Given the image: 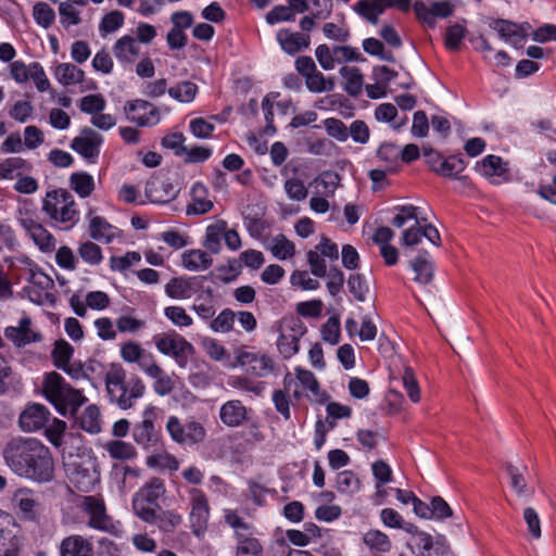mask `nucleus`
I'll return each mask as SVG.
<instances>
[{
    "instance_id": "a878e982",
    "label": "nucleus",
    "mask_w": 556,
    "mask_h": 556,
    "mask_svg": "<svg viewBox=\"0 0 556 556\" xmlns=\"http://www.w3.org/2000/svg\"><path fill=\"white\" fill-rule=\"evenodd\" d=\"M200 288L198 277H175L165 285V294L174 300L191 299Z\"/></svg>"
},
{
    "instance_id": "774afa93",
    "label": "nucleus",
    "mask_w": 556,
    "mask_h": 556,
    "mask_svg": "<svg viewBox=\"0 0 556 556\" xmlns=\"http://www.w3.org/2000/svg\"><path fill=\"white\" fill-rule=\"evenodd\" d=\"M236 541V556H262L263 547L254 535H247Z\"/></svg>"
},
{
    "instance_id": "8fccbe9b",
    "label": "nucleus",
    "mask_w": 556,
    "mask_h": 556,
    "mask_svg": "<svg viewBox=\"0 0 556 556\" xmlns=\"http://www.w3.org/2000/svg\"><path fill=\"white\" fill-rule=\"evenodd\" d=\"M76 420L79 427L89 433L96 434L101 431V414L96 404L88 405Z\"/></svg>"
},
{
    "instance_id": "7c9ffc66",
    "label": "nucleus",
    "mask_w": 556,
    "mask_h": 556,
    "mask_svg": "<svg viewBox=\"0 0 556 556\" xmlns=\"http://www.w3.org/2000/svg\"><path fill=\"white\" fill-rule=\"evenodd\" d=\"M60 556H93L92 543L78 534L63 539L59 546Z\"/></svg>"
},
{
    "instance_id": "bb28decb",
    "label": "nucleus",
    "mask_w": 556,
    "mask_h": 556,
    "mask_svg": "<svg viewBox=\"0 0 556 556\" xmlns=\"http://www.w3.org/2000/svg\"><path fill=\"white\" fill-rule=\"evenodd\" d=\"M177 191L174 186L161 178H152L147 181L144 188L146 203L165 204L176 197Z\"/></svg>"
},
{
    "instance_id": "ea45409f",
    "label": "nucleus",
    "mask_w": 556,
    "mask_h": 556,
    "mask_svg": "<svg viewBox=\"0 0 556 556\" xmlns=\"http://www.w3.org/2000/svg\"><path fill=\"white\" fill-rule=\"evenodd\" d=\"M146 465L156 470L177 471L179 469V460L167 450H155L146 458Z\"/></svg>"
},
{
    "instance_id": "052dcab7",
    "label": "nucleus",
    "mask_w": 556,
    "mask_h": 556,
    "mask_svg": "<svg viewBox=\"0 0 556 556\" xmlns=\"http://www.w3.org/2000/svg\"><path fill=\"white\" fill-rule=\"evenodd\" d=\"M236 313L230 308H224L216 317L208 323V327L213 332L227 333L233 328Z\"/></svg>"
},
{
    "instance_id": "e2e57ef3",
    "label": "nucleus",
    "mask_w": 556,
    "mask_h": 556,
    "mask_svg": "<svg viewBox=\"0 0 556 556\" xmlns=\"http://www.w3.org/2000/svg\"><path fill=\"white\" fill-rule=\"evenodd\" d=\"M78 108L83 113L89 114L92 117L105 110L106 100L100 93L87 94L79 100Z\"/></svg>"
},
{
    "instance_id": "4be33fe9",
    "label": "nucleus",
    "mask_w": 556,
    "mask_h": 556,
    "mask_svg": "<svg viewBox=\"0 0 556 556\" xmlns=\"http://www.w3.org/2000/svg\"><path fill=\"white\" fill-rule=\"evenodd\" d=\"M140 369L153 380V390L156 394L165 396L175 389V380L166 374L155 362L142 361Z\"/></svg>"
},
{
    "instance_id": "f704fd0d",
    "label": "nucleus",
    "mask_w": 556,
    "mask_h": 556,
    "mask_svg": "<svg viewBox=\"0 0 556 556\" xmlns=\"http://www.w3.org/2000/svg\"><path fill=\"white\" fill-rule=\"evenodd\" d=\"M264 248L278 261L290 260L296 252L295 244L282 233L266 239Z\"/></svg>"
},
{
    "instance_id": "ddd939ff",
    "label": "nucleus",
    "mask_w": 556,
    "mask_h": 556,
    "mask_svg": "<svg viewBox=\"0 0 556 556\" xmlns=\"http://www.w3.org/2000/svg\"><path fill=\"white\" fill-rule=\"evenodd\" d=\"M236 358L239 366L253 377L264 378L275 371V361L266 352L240 349Z\"/></svg>"
},
{
    "instance_id": "e433bc0d",
    "label": "nucleus",
    "mask_w": 556,
    "mask_h": 556,
    "mask_svg": "<svg viewBox=\"0 0 556 556\" xmlns=\"http://www.w3.org/2000/svg\"><path fill=\"white\" fill-rule=\"evenodd\" d=\"M416 546L417 556H443L448 549L444 536L434 541L427 532L417 533Z\"/></svg>"
},
{
    "instance_id": "bf43d9fd",
    "label": "nucleus",
    "mask_w": 556,
    "mask_h": 556,
    "mask_svg": "<svg viewBox=\"0 0 556 556\" xmlns=\"http://www.w3.org/2000/svg\"><path fill=\"white\" fill-rule=\"evenodd\" d=\"M198 93V86L192 81H181L168 89L170 98L181 103H190Z\"/></svg>"
},
{
    "instance_id": "864d4df0",
    "label": "nucleus",
    "mask_w": 556,
    "mask_h": 556,
    "mask_svg": "<svg viewBox=\"0 0 556 556\" xmlns=\"http://www.w3.org/2000/svg\"><path fill=\"white\" fill-rule=\"evenodd\" d=\"M386 9L384 0H361L355 4L356 12L372 24L377 23Z\"/></svg>"
},
{
    "instance_id": "f8f14e48",
    "label": "nucleus",
    "mask_w": 556,
    "mask_h": 556,
    "mask_svg": "<svg viewBox=\"0 0 556 556\" xmlns=\"http://www.w3.org/2000/svg\"><path fill=\"white\" fill-rule=\"evenodd\" d=\"M170 439L181 445H193L205 439L206 431L202 424L190 420L182 424L176 416H169L165 425Z\"/></svg>"
},
{
    "instance_id": "1a4fd4ad",
    "label": "nucleus",
    "mask_w": 556,
    "mask_h": 556,
    "mask_svg": "<svg viewBox=\"0 0 556 556\" xmlns=\"http://www.w3.org/2000/svg\"><path fill=\"white\" fill-rule=\"evenodd\" d=\"M3 336L16 349L40 343L43 339L37 324L25 312L21 314L14 325L4 328Z\"/></svg>"
},
{
    "instance_id": "f03ea898",
    "label": "nucleus",
    "mask_w": 556,
    "mask_h": 556,
    "mask_svg": "<svg viewBox=\"0 0 556 556\" xmlns=\"http://www.w3.org/2000/svg\"><path fill=\"white\" fill-rule=\"evenodd\" d=\"M41 394L64 417L75 416L88 402L83 391L73 388L60 374L50 371L43 375Z\"/></svg>"
},
{
    "instance_id": "f3484780",
    "label": "nucleus",
    "mask_w": 556,
    "mask_h": 556,
    "mask_svg": "<svg viewBox=\"0 0 556 556\" xmlns=\"http://www.w3.org/2000/svg\"><path fill=\"white\" fill-rule=\"evenodd\" d=\"M18 223L41 252L51 253L55 251L56 240L54 236L37 218L27 213H21Z\"/></svg>"
},
{
    "instance_id": "412c9836",
    "label": "nucleus",
    "mask_w": 556,
    "mask_h": 556,
    "mask_svg": "<svg viewBox=\"0 0 556 556\" xmlns=\"http://www.w3.org/2000/svg\"><path fill=\"white\" fill-rule=\"evenodd\" d=\"M491 27L498 34V36L507 43L519 47L523 43L526 38L530 35L529 24H515L505 20H497L491 24Z\"/></svg>"
},
{
    "instance_id": "473e14b6",
    "label": "nucleus",
    "mask_w": 556,
    "mask_h": 556,
    "mask_svg": "<svg viewBox=\"0 0 556 556\" xmlns=\"http://www.w3.org/2000/svg\"><path fill=\"white\" fill-rule=\"evenodd\" d=\"M507 475L509 477L510 488L517 497L522 502H529L534 496V488L530 486L526 480V467L519 468L513 465L507 466Z\"/></svg>"
},
{
    "instance_id": "49530a36",
    "label": "nucleus",
    "mask_w": 556,
    "mask_h": 556,
    "mask_svg": "<svg viewBox=\"0 0 556 556\" xmlns=\"http://www.w3.org/2000/svg\"><path fill=\"white\" fill-rule=\"evenodd\" d=\"M374 116L379 123L391 124V127L395 130L401 129L408 121L406 116L397 118L396 106L388 102L379 104L375 110Z\"/></svg>"
},
{
    "instance_id": "f257e3e1",
    "label": "nucleus",
    "mask_w": 556,
    "mask_h": 556,
    "mask_svg": "<svg viewBox=\"0 0 556 556\" xmlns=\"http://www.w3.org/2000/svg\"><path fill=\"white\" fill-rule=\"evenodd\" d=\"M7 466L17 476L36 482H49L54 475V460L50 450L30 438L11 440L3 448Z\"/></svg>"
},
{
    "instance_id": "6e6552de",
    "label": "nucleus",
    "mask_w": 556,
    "mask_h": 556,
    "mask_svg": "<svg viewBox=\"0 0 556 556\" xmlns=\"http://www.w3.org/2000/svg\"><path fill=\"white\" fill-rule=\"evenodd\" d=\"M156 350L163 355L174 358L179 367H186L194 353L193 345L181 334L170 331L153 337Z\"/></svg>"
},
{
    "instance_id": "4c0bfd02",
    "label": "nucleus",
    "mask_w": 556,
    "mask_h": 556,
    "mask_svg": "<svg viewBox=\"0 0 556 556\" xmlns=\"http://www.w3.org/2000/svg\"><path fill=\"white\" fill-rule=\"evenodd\" d=\"M140 52L139 45L135 37L125 35L113 46V53L118 62L132 64Z\"/></svg>"
},
{
    "instance_id": "680f3d73",
    "label": "nucleus",
    "mask_w": 556,
    "mask_h": 556,
    "mask_svg": "<svg viewBox=\"0 0 556 556\" xmlns=\"http://www.w3.org/2000/svg\"><path fill=\"white\" fill-rule=\"evenodd\" d=\"M400 153L401 149L396 144L382 143L377 151V157L389 172H393L399 164Z\"/></svg>"
},
{
    "instance_id": "a211bd4d",
    "label": "nucleus",
    "mask_w": 556,
    "mask_h": 556,
    "mask_svg": "<svg viewBox=\"0 0 556 556\" xmlns=\"http://www.w3.org/2000/svg\"><path fill=\"white\" fill-rule=\"evenodd\" d=\"M124 111L127 119L140 127H152L161 122L159 109L146 100L136 99L128 101L124 106Z\"/></svg>"
},
{
    "instance_id": "5fc2aeb1",
    "label": "nucleus",
    "mask_w": 556,
    "mask_h": 556,
    "mask_svg": "<svg viewBox=\"0 0 556 556\" xmlns=\"http://www.w3.org/2000/svg\"><path fill=\"white\" fill-rule=\"evenodd\" d=\"M225 522L231 527L235 531L236 540L247 536L254 535L255 529L252 525L245 522L233 509H224Z\"/></svg>"
},
{
    "instance_id": "4d7b16f0",
    "label": "nucleus",
    "mask_w": 556,
    "mask_h": 556,
    "mask_svg": "<svg viewBox=\"0 0 556 556\" xmlns=\"http://www.w3.org/2000/svg\"><path fill=\"white\" fill-rule=\"evenodd\" d=\"M79 257L90 266H98L103 261L102 249L92 241H84L78 248Z\"/></svg>"
},
{
    "instance_id": "0e129e2a",
    "label": "nucleus",
    "mask_w": 556,
    "mask_h": 556,
    "mask_svg": "<svg viewBox=\"0 0 556 556\" xmlns=\"http://www.w3.org/2000/svg\"><path fill=\"white\" fill-rule=\"evenodd\" d=\"M336 486L338 492L351 495L358 492L361 481L353 471L344 470L338 473Z\"/></svg>"
},
{
    "instance_id": "0eeeda50",
    "label": "nucleus",
    "mask_w": 556,
    "mask_h": 556,
    "mask_svg": "<svg viewBox=\"0 0 556 556\" xmlns=\"http://www.w3.org/2000/svg\"><path fill=\"white\" fill-rule=\"evenodd\" d=\"M282 384L287 391H292V397L300 400L305 396L309 401L321 402L324 392L320 390L319 383L315 375L302 367H295L294 374L287 372L283 377Z\"/></svg>"
},
{
    "instance_id": "aec40b11",
    "label": "nucleus",
    "mask_w": 556,
    "mask_h": 556,
    "mask_svg": "<svg viewBox=\"0 0 556 556\" xmlns=\"http://www.w3.org/2000/svg\"><path fill=\"white\" fill-rule=\"evenodd\" d=\"M251 409L239 400H229L219 408V419L229 428H239L250 420Z\"/></svg>"
},
{
    "instance_id": "09e8293b",
    "label": "nucleus",
    "mask_w": 556,
    "mask_h": 556,
    "mask_svg": "<svg viewBox=\"0 0 556 556\" xmlns=\"http://www.w3.org/2000/svg\"><path fill=\"white\" fill-rule=\"evenodd\" d=\"M226 227L225 220H217L206 227L204 247L212 253L216 254L220 251Z\"/></svg>"
},
{
    "instance_id": "7ed1b4c3",
    "label": "nucleus",
    "mask_w": 556,
    "mask_h": 556,
    "mask_svg": "<svg viewBox=\"0 0 556 556\" xmlns=\"http://www.w3.org/2000/svg\"><path fill=\"white\" fill-rule=\"evenodd\" d=\"M105 387L113 403L122 409L130 408L143 395L146 387L137 376L126 379L124 368L112 364L105 374Z\"/></svg>"
},
{
    "instance_id": "58836bf2",
    "label": "nucleus",
    "mask_w": 556,
    "mask_h": 556,
    "mask_svg": "<svg viewBox=\"0 0 556 556\" xmlns=\"http://www.w3.org/2000/svg\"><path fill=\"white\" fill-rule=\"evenodd\" d=\"M363 543L371 554L378 556L387 554L392 548L390 538L378 529H370L363 535Z\"/></svg>"
},
{
    "instance_id": "3c124183",
    "label": "nucleus",
    "mask_w": 556,
    "mask_h": 556,
    "mask_svg": "<svg viewBox=\"0 0 556 556\" xmlns=\"http://www.w3.org/2000/svg\"><path fill=\"white\" fill-rule=\"evenodd\" d=\"M340 75L344 81V90L351 96H357L363 90L364 79L361 71L354 66H342Z\"/></svg>"
},
{
    "instance_id": "2eb2a0df",
    "label": "nucleus",
    "mask_w": 556,
    "mask_h": 556,
    "mask_svg": "<svg viewBox=\"0 0 556 556\" xmlns=\"http://www.w3.org/2000/svg\"><path fill=\"white\" fill-rule=\"evenodd\" d=\"M77 507L88 517V526L100 531H110L113 528L112 519L108 516L104 501L98 496H84Z\"/></svg>"
},
{
    "instance_id": "79ce46f5",
    "label": "nucleus",
    "mask_w": 556,
    "mask_h": 556,
    "mask_svg": "<svg viewBox=\"0 0 556 556\" xmlns=\"http://www.w3.org/2000/svg\"><path fill=\"white\" fill-rule=\"evenodd\" d=\"M103 448L111 458L116 460L126 462L135 459L138 456L136 447L130 442L118 439L105 442Z\"/></svg>"
},
{
    "instance_id": "a19ab883",
    "label": "nucleus",
    "mask_w": 556,
    "mask_h": 556,
    "mask_svg": "<svg viewBox=\"0 0 556 556\" xmlns=\"http://www.w3.org/2000/svg\"><path fill=\"white\" fill-rule=\"evenodd\" d=\"M213 264L212 257L202 250H188L181 255V265L190 271H202Z\"/></svg>"
},
{
    "instance_id": "393cba45",
    "label": "nucleus",
    "mask_w": 556,
    "mask_h": 556,
    "mask_svg": "<svg viewBox=\"0 0 556 556\" xmlns=\"http://www.w3.org/2000/svg\"><path fill=\"white\" fill-rule=\"evenodd\" d=\"M157 418V408L149 405L142 413V420L132 429V438L135 442L147 448L154 437V422Z\"/></svg>"
},
{
    "instance_id": "c03bdc74",
    "label": "nucleus",
    "mask_w": 556,
    "mask_h": 556,
    "mask_svg": "<svg viewBox=\"0 0 556 556\" xmlns=\"http://www.w3.org/2000/svg\"><path fill=\"white\" fill-rule=\"evenodd\" d=\"M54 77L62 86H73L83 83L85 73L72 63H60L54 68Z\"/></svg>"
},
{
    "instance_id": "39448f33",
    "label": "nucleus",
    "mask_w": 556,
    "mask_h": 556,
    "mask_svg": "<svg viewBox=\"0 0 556 556\" xmlns=\"http://www.w3.org/2000/svg\"><path fill=\"white\" fill-rule=\"evenodd\" d=\"M42 212L63 229H71L79 222L76 201L65 189L48 191L42 200Z\"/></svg>"
},
{
    "instance_id": "13d9d810",
    "label": "nucleus",
    "mask_w": 556,
    "mask_h": 556,
    "mask_svg": "<svg viewBox=\"0 0 556 556\" xmlns=\"http://www.w3.org/2000/svg\"><path fill=\"white\" fill-rule=\"evenodd\" d=\"M156 508L157 506L154 503L148 502L138 493L135 494L132 498V509L135 515L143 521L154 522L156 518Z\"/></svg>"
},
{
    "instance_id": "a18cd8bd",
    "label": "nucleus",
    "mask_w": 556,
    "mask_h": 556,
    "mask_svg": "<svg viewBox=\"0 0 556 556\" xmlns=\"http://www.w3.org/2000/svg\"><path fill=\"white\" fill-rule=\"evenodd\" d=\"M30 169V164L21 156L0 161V179H14Z\"/></svg>"
},
{
    "instance_id": "72a5a7b5",
    "label": "nucleus",
    "mask_w": 556,
    "mask_h": 556,
    "mask_svg": "<svg viewBox=\"0 0 556 556\" xmlns=\"http://www.w3.org/2000/svg\"><path fill=\"white\" fill-rule=\"evenodd\" d=\"M190 195L191 201L187 206L188 215H202L212 210L213 202L208 198V190L203 184H193Z\"/></svg>"
},
{
    "instance_id": "dca6fc26",
    "label": "nucleus",
    "mask_w": 556,
    "mask_h": 556,
    "mask_svg": "<svg viewBox=\"0 0 556 556\" xmlns=\"http://www.w3.org/2000/svg\"><path fill=\"white\" fill-rule=\"evenodd\" d=\"M475 168L479 175L488 179L492 185L498 186L511 180L508 162L494 154H489L478 161Z\"/></svg>"
},
{
    "instance_id": "9d476101",
    "label": "nucleus",
    "mask_w": 556,
    "mask_h": 556,
    "mask_svg": "<svg viewBox=\"0 0 556 556\" xmlns=\"http://www.w3.org/2000/svg\"><path fill=\"white\" fill-rule=\"evenodd\" d=\"M279 333L277 349L285 358H290L299 352L300 339L305 334L306 327L296 317H283L277 327Z\"/></svg>"
},
{
    "instance_id": "69168bd1",
    "label": "nucleus",
    "mask_w": 556,
    "mask_h": 556,
    "mask_svg": "<svg viewBox=\"0 0 556 556\" xmlns=\"http://www.w3.org/2000/svg\"><path fill=\"white\" fill-rule=\"evenodd\" d=\"M164 316L178 328H187L192 326L193 319L187 313L185 307L179 305H170L164 308Z\"/></svg>"
},
{
    "instance_id": "de8ad7c7",
    "label": "nucleus",
    "mask_w": 556,
    "mask_h": 556,
    "mask_svg": "<svg viewBox=\"0 0 556 556\" xmlns=\"http://www.w3.org/2000/svg\"><path fill=\"white\" fill-rule=\"evenodd\" d=\"M340 178L338 174L332 172H324L319 174L311 182L314 193L324 197H332L339 186Z\"/></svg>"
},
{
    "instance_id": "c85d7f7f",
    "label": "nucleus",
    "mask_w": 556,
    "mask_h": 556,
    "mask_svg": "<svg viewBox=\"0 0 556 556\" xmlns=\"http://www.w3.org/2000/svg\"><path fill=\"white\" fill-rule=\"evenodd\" d=\"M276 38L281 49L291 55L308 48L311 43L308 34L291 31L287 28L278 30Z\"/></svg>"
},
{
    "instance_id": "c756f323",
    "label": "nucleus",
    "mask_w": 556,
    "mask_h": 556,
    "mask_svg": "<svg viewBox=\"0 0 556 556\" xmlns=\"http://www.w3.org/2000/svg\"><path fill=\"white\" fill-rule=\"evenodd\" d=\"M393 211L391 224L396 228H403L410 223L422 224L428 220V216L421 207L413 204L397 205Z\"/></svg>"
},
{
    "instance_id": "b1692460",
    "label": "nucleus",
    "mask_w": 556,
    "mask_h": 556,
    "mask_svg": "<svg viewBox=\"0 0 556 556\" xmlns=\"http://www.w3.org/2000/svg\"><path fill=\"white\" fill-rule=\"evenodd\" d=\"M50 412L42 404H30L20 415V427L25 432H34L43 428L49 419Z\"/></svg>"
},
{
    "instance_id": "338daca9",
    "label": "nucleus",
    "mask_w": 556,
    "mask_h": 556,
    "mask_svg": "<svg viewBox=\"0 0 556 556\" xmlns=\"http://www.w3.org/2000/svg\"><path fill=\"white\" fill-rule=\"evenodd\" d=\"M124 21L125 15L121 11L114 10L109 12L99 24L100 35L105 37L109 34L115 33L124 25Z\"/></svg>"
},
{
    "instance_id": "9b49d317",
    "label": "nucleus",
    "mask_w": 556,
    "mask_h": 556,
    "mask_svg": "<svg viewBox=\"0 0 556 556\" xmlns=\"http://www.w3.org/2000/svg\"><path fill=\"white\" fill-rule=\"evenodd\" d=\"M189 522L192 533L202 536L208 526L211 508L205 493L197 488L188 491Z\"/></svg>"
},
{
    "instance_id": "6ab92c4d",
    "label": "nucleus",
    "mask_w": 556,
    "mask_h": 556,
    "mask_svg": "<svg viewBox=\"0 0 556 556\" xmlns=\"http://www.w3.org/2000/svg\"><path fill=\"white\" fill-rule=\"evenodd\" d=\"M103 137L92 128L85 127L80 134L75 137L71 143V148L90 163H96Z\"/></svg>"
},
{
    "instance_id": "c9c22d12",
    "label": "nucleus",
    "mask_w": 556,
    "mask_h": 556,
    "mask_svg": "<svg viewBox=\"0 0 556 556\" xmlns=\"http://www.w3.org/2000/svg\"><path fill=\"white\" fill-rule=\"evenodd\" d=\"M89 235L96 241L111 243L119 236V230L105 218L94 215L89 219Z\"/></svg>"
},
{
    "instance_id": "423d86ee",
    "label": "nucleus",
    "mask_w": 556,
    "mask_h": 556,
    "mask_svg": "<svg viewBox=\"0 0 556 556\" xmlns=\"http://www.w3.org/2000/svg\"><path fill=\"white\" fill-rule=\"evenodd\" d=\"M28 267L27 285L23 288L25 296L37 305H52L54 282L50 276L41 271L34 263L26 261Z\"/></svg>"
},
{
    "instance_id": "6e6d98bb",
    "label": "nucleus",
    "mask_w": 556,
    "mask_h": 556,
    "mask_svg": "<svg viewBox=\"0 0 556 556\" xmlns=\"http://www.w3.org/2000/svg\"><path fill=\"white\" fill-rule=\"evenodd\" d=\"M73 354H74V349L68 342H66L63 339L58 340L54 343V348L51 353L53 364L58 368H60L64 371H68L67 367H68L70 361H71Z\"/></svg>"
},
{
    "instance_id": "cd10ccee",
    "label": "nucleus",
    "mask_w": 556,
    "mask_h": 556,
    "mask_svg": "<svg viewBox=\"0 0 556 556\" xmlns=\"http://www.w3.org/2000/svg\"><path fill=\"white\" fill-rule=\"evenodd\" d=\"M12 505L20 511L24 519L35 521L39 516L40 504L35 493L29 489L15 491Z\"/></svg>"
},
{
    "instance_id": "37998d69",
    "label": "nucleus",
    "mask_w": 556,
    "mask_h": 556,
    "mask_svg": "<svg viewBox=\"0 0 556 556\" xmlns=\"http://www.w3.org/2000/svg\"><path fill=\"white\" fill-rule=\"evenodd\" d=\"M412 270L415 273L414 280L419 285H427L433 278V264L427 253L414 257L409 262Z\"/></svg>"
},
{
    "instance_id": "20e7f679",
    "label": "nucleus",
    "mask_w": 556,
    "mask_h": 556,
    "mask_svg": "<svg viewBox=\"0 0 556 556\" xmlns=\"http://www.w3.org/2000/svg\"><path fill=\"white\" fill-rule=\"evenodd\" d=\"M63 456L66 476L77 491L89 492L99 483L100 472L97 469L96 460L87 454L85 447H77V453L74 454L65 446Z\"/></svg>"
},
{
    "instance_id": "603ef678",
    "label": "nucleus",
    "mask_w": 556,
    "mask_h": 556,
    "mask_svg": "<svg viewBox=\"0 0 556 556\" xmlns=\"http://www.w3.org/2000/svg\"><path fill=\"white\" fill-rule=\"evenodd\" d=\"M70 187L79 198H88L96 188L94 178L86 172L73 173L70 176Z\"/></svg>"
},
{
    "instance_id": "4468645a",
    "label": "nucleus",
    "mask_w": 556,
    "mask_h": 556,
    "mask_svg": "<svg viewBox=\"0 0 556 556\" xmlns=\"http://www.w3.org/2000/svg\"><path fill=\"white\" fill-rule=\"evenodd\" d=\"M22 539L15 518L0 508V556H17Z\"/></svg>"
},
{
    "instance_id": "5701e85b",
    "label": "nucleus",
    "mask_w": 556,
    "mask_h": 556,
    "mask_svg": "<svg viewBox=\"0 0 556 556\" xmlns=\"http://www.w3.org/2000/svg\"><path fill=\"white\" fill-rule=\"evenodd\" d=\"M66 428L67 425L64 420L53 418L45 430L47 440L55 447L63 446L62 450L65 446H67L70 451H73V447H81L80 435L71 434L66 440H64Z\"/></svg>"
},
{
    "instance_id": "2f4dec72",
    "label": "nucleus",
    "mask_w": 556,
    "mask_h": 556,
    "mask_svg": "<svg viewBox=\"0 0 556 556\" xmlns=\"http://www.w3.org/2000/svg\"><path fill=\"white\" fill-rule=\"evenodd\" d=\"M140 477V469L125 465H114L111 471V479L121 494L131 490Z\"/></svg>"
}]
</instances>
